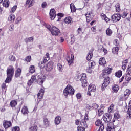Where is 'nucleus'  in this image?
<instances>
[{
  "instance_id": "37",
  "label": "nucleus",
  "mask_w": 131,
  "mask_h": 131,
  "mask_svg": "<svg viewBox=\"0 0 131 131\" xmlns=\"http://www.w3.org/2000/svg\"><path fill=\"white\" fill-rule=\"evenodd\" d=\"M114 110V104H112L108 107V112H109V113H112V112H113Z\"/></svg>"
},
{
  "instance_id": "62",
  "label": "nucleus",
  "mask_w": 131,
  "mask_h": 131,
  "mask_svg": "<svg viewBox=\"0 0 131 131\" xmlns=\"http://www.w3.org/2000/svg\"><path fill=\"white\" fill-rule=\"evenodd\" d=\"M101 50H102L103 52L104 53V55H106V54H107L108 51H107V49H106V48L102 47L101 48Z\"/></svg>"
},
{
  "instance_id": "39",
  "label": "nucleus",
  "mask_w": 131,
  "mask_h": 131,
  "mask_svg": "<svg viewBox=\"0 0 131 131\" xmlns=\"http://www.w3.org/2000/svg\"><path fill=\"white\" fill-rule=\"evenodd\" d=\"M10 105L12 108H14L16 107V105H17V101L15 100H12L11 101Z\"/></svg>"
},
{
  "instance_id": "61",
  "label": "nucleus",
  "mask_w": 131,
  "mask_h": 131,
  "mask_svg": "<svg viewBox=\"0 0 131 131\" xmlns=\"http://www.w3.org/2000/svg\"><path fill=\"white\" fill-rule=\"evenodd\" d=\"M38 104H41V105H40V107L41 108H42V107H43V106H45V104H45V101H39Z\"/></svg>"
},
{
  "instance_id": "64",
  "label": "nucleus",
  "mask_w": 131,
  "mask_h": 131,
  "mask_svg": "<svg viewBox=\"0 0 131 131\" xmlns=\"http://www.w3.org/2000/svg\"><path fill=\"white\" fill-rule=\"evenodd\" d=\"M77 99H78L79 100L81 99V94L80 93H78L76 95Z\"/></svg>"
},
{
  "instance_id": "10",
  "label": "nucleus",
  "mask_w": 131,
  "mask_h": 131,
  "mask_svg": "<svg viewBox=\"0 0 131 131\" xmlns=\"http://www.w3.org/2000/svg\"><path fill=\"white\" fill-rule=\"evenodd\" d=\"M103 119L106 123H108V122H110L111 121V119H112V117L110 114H105L103 116Z\"/></svg>"
},
{
  "instance_id": "52",
  "label": "nucleus",
  "mask_w": 131,
  "mask_h": 131,
  "mask_svg": "<svg viewBox=\"0 0 131 131\" xmlns=\"http://www.w3.org/2000/svg\"><path fill=\"white\" fill-rule=\"evenodd\" d=\"M86 71L88 73H92V71H93V68H91L90 67H89V68H87Z\"/></svg>"
},
{
  "instance_id": "18",
  "label": "nucleus",
  "mask_w": 131,
  "mask_h": 131,
  "mask_svg": "<svg viewBox=\"0 0 131 131\" xmlns=\"http://www.w3.org/2000/svg\"><path fill=\"white\" fill-rule=\"evenodd\" d=\"M36 79V77L35 76H32L31 79H30L27 83L28 86H30L33 82H34L35 80Z\"/></svg>"
},
{
  "instance_id": "12",
  "label": "nucleus",
  "mask_w": 131,
  "mask_h": 131,
  "mask_svg": "<svg viewBox=\"0 0 131 131\" xmlns=\"http://www.w3.org/2000/svg\"><path fill=\"white\" fill-rule=\"evenodd\" d=\"M3 126L5 129H8V128H10L12 126V122L10 121L4 120L3 121Z\"/></svg>"
},
{
  "instance_id": "35",
  "label": "nucleus",
  "mask_w": 131,
  "mask_h": 131,
  "mask_svg": "<svg viewBox=\"0 0 131 131\" xmlns=\"http://www.w3.org/2000/svg\"><path fill=\"white\" fill-rule=\"evenodd\" d=\"M43 122H44V125L45 127H49L50 125V122H49V120H48V119H44Z\"/></svg>"
},
{
  "instance_id": "25",
  "label": "nucleus",
  "mask_w": 131,
  "mask_h": 131,
  "mask_svg": "<svg viewBox=\"0 0 131 131\" xmlns=\"http://www.w3.org/2000/svg\"><path fill=\"white\" fill-rule=\"evenodd\" d=\"M100 16L102 19H103V20L105 21V22H109V21L110 20V19L107 17V16H106V14L104 13H102Z\"/></svg>"
},
{
  "instance_id": "17",
  "label": "nucleus",
  "mask_w": 131,
  "mask_h": 131,
  "mask_svg": "<svg viewBox=\"0 0 131 131\" xmlns=\"http://www.w3.org/2000/svg\"><path fill=\"white\" fill-rule=\"evenodd\" d=\"M129 106L128 107H127V106H126L125 107V108H124V110L125 111H126V110L127 109V112H128V114L129 116V117H131V100L129 101Z\"/></svg>"
},
{
  "instance_id": "5",
  "label": "nucleus",
  "mask_w": 131,
  "mask_h": 131,
  "mask_svg": "<svg viewBox=\"0 0 131 131\" xmlns=\"http://www.w3.org/2000/svg\"><path fill=\"white\" fill-rule=\"evenodd\" d=\"M80 80L82 83V86H88V81H86V74H82L81 75Z\"/></svg>"
},
{
  "instance_id": "2",
  "label": "nucleus",
  "mask_w": 131,
  "mask_h": 131,
  "mask_svg": "<svg viewBox=\"0 0 131 131\" xmlns=\"http://www.w3.org/2000/svg\"><path fill=\"white\" fill-rule=\"evenodd\" d=\"M63 94L66 97H67L68 95H74V89L73 87L68 85L63 90Z\"/></svg>"
},
{
  "instance_id": "1",
  "label": "nucleus",
  "mask_w": 131,
  "mask_h": 131,
  "mask_svg": "<svg viewBox=\"0 0 131 131\" xmlns=\"http://www.w3.org/2000/svg\"><path fill=\"white\" fill-rule=\"evenodd\" d=\"M6 72L7 76L5 80V83H10V82L12 81V78H13V77L14 76L15 69L13 66H10L7 68Z\"/></svg>"
},
{
  "instance_id": "31",
  "label": "nucleus",
  "mask_w": 131,
  "mask_h": 131,
  "mask_svg": "<svg viewBox=\"0 0 131 131\" xmlns=\"http://www.w3.org/2000/svg\"><path fill=\"white\" fill-rule=\"evenodd\" d=\"M118 51H119V48L117 47H115L112 49L113 54H118Z\"/></svg>"
},
{
  "instance_id": "55",
  "label": "nucleus",
  "mask_w": 131,
  "mask_h": 131,
  "mask_svg": "<svg viewBox=\"0 0 131 131\" xmlns=\"http://www.w3.org/2000/svg\"><path fill=\"white\" fill-rule=\"evenodd\" d=\"M78 131H85V128L84 127H77Z\"/></svg>"
},
{
  "instance_id": "41",
  "label": "nucleus",
  "mask_w": 131,
  "mask_h": 131,
  "mask_svg": "<svg viewBox=\"0 0 131 131\" xmlns=\"http://www.w3.org/2000/svg\"><path fill=\"white\" fill-rule=\"evenodd\" d=\"M114 117L116 119H119V118H120V114H119V113H118V112H116L114 115Z\"/></svg>"
},
{
  "instance_id": "15",
  "label": "nucleus",
  "mask_w": 131,
  "mask_h": 131,
  "mask_svg": "<svg viewBox=\"0 0 131 131\" xmlns=\"http://www.w3.org/2000/svg\"><path fill=\"white\" fill-rule=\"evenodd\" d=\"M74 60V56L73 54H71V57L68 56L67 57V61L69 63V65L70 66L72 63H73V60Z\"/></svg>"
},
{
  "instance_id": "8",
  "label": "nucleus",
  "mask_w": 131,
  "mask_h": 131,
  "mask_svg": "<svg viewBox=\"0 0 131 131\" xmlns=\"http://www.w3.org/2000/svg\"><path fill=\"white\" fill-rule=\"evenodd\" d=\"M127 72H128V73L126 75L125 80L126 81H129V80L131 79V62L128 66Z\"/></svg>"
},
{
  "instance_id": "16",
  "label": "nucleus",
  "mask_w": 131,
  "mask_h": 131,
  "mask_svg": "<svg viewBox=\"0 0 131 131\" xmlns=\"http://www.w3.org/2000/svg\"><path fill=\"white\" fill-rule=\"evenodd\" d=\"M21 112L24 115H27L28 113H29V111H28V107H27V106H24L22 107Z\"/></svg>"
},
{
  "instance_id": "59",
  "label": "nucleus",
  "mask_w": 131,
  "mask_h": 131,
  "mask_svg": "<svg viewBox=\"0 0 131 131\" xmlns=\"http://www.w3.org/2000/svg\"><path fill=\"white\" fill-rule=\"evenodd\" d=\"M113 43L114 45H115V46H118L119 45V42H118V40H114L113 41Z\"/></svg>"
},
{
  "instance_id": "3",
  "label": "nucleus",
  "mask_w": 131,
  "mask_h": 131,
  "mask_svg": "<svg viewBox=\"0 0 131 131\" xmlns=\"http://www.w3.org/2000/svg\"><path fill=\"white\" fill-rule=\"evenodd\" d=\"M50 32H51V34L53 35H55V36L59 35V34L60 32V30L58 28L54 26H52V28L50 30Z\"/></svg>"
},
{
  "instance_id": "20",
  "label": "nucleus",
  "mask_w": 131,
  "mask_h": 131,
  "mask_svg": "<svg viewBox=\"0 0 131 131\" xmlns=\"http://www.w3.org/2000/svg\"><path fill=\"white\" fill-rule=\"evenodd\" d=\"M45 67L47 71H51L53 70V63L52 62H48Z\"/></svg>"
},
{
  "instance_id": "38",
  "label": "nucleus",
  "mask_w": 131,
  "mask_h": 131,
  "mask_svg": "<svg viewBox=\"0 0 131 131\" xmlns=\"http://www.w3.org/2000/svg\"><path fill=\"white\" fill-rule=\"evenodd\" d=\"M115 75L117 77H121L122 75V71H121V70L118 71L117 72L115 73Z\"/></svg>"
},
{
  "instance_id": "7",
  "label": "nucleus",
  "mask_w": 131,
  "mask_h": 131,
  "mask_svg": "<svg viewBox=\"0 0 131 131\" xmlns=\"http://www.w3.org/2000/svg\"><path fill=\"white\" fill-rule=\"evenodd\" d=\"M96 86L94 84H91L88 88V92L87 93L88 96H92L91 93H94L96 92Z\"/></svg>"
},
{
  "instance_id": "24",
  "label": "nucleus",
  "mask_w": 131,
  "mask_h": 131,
  "mask_svg": "<svg viewBox=\"0 0 131 131\" xmlns=\"http://www.w3.org/2000/svg\"><path fill=\"white\" fill-rule=\"evenodd\" d=\"M2 5L5 8H9L10 7V1L9 0H4L2 2Z\"/></svg>"
},
{
  "instance_id": "34",
  "label": "nucleus",
  "mask_w": 131,
  "mask_h": 131,
  "mask_svg": "<svg viewBox=\"0 0 131 131\" xmlns=\"http://www.w3.org/2000/svg\"><path fill=\"white\" fill-rule=\"evenodd\" d=\"M29 71L30 73H34L35 72V68L34 66H31L29 69Z\"/></svg>"
},
{
  "instance_id": "27",
  "label": "nucleus",
  "mask_w": 131,
  "mask_h": 131,
  "mask_svg": "<svg viewBox=\"0 0 131 131\" xmlns=\"http://www.w3.org/2000/svg\"><path fill=\"white\" fill-rule=\"evenodd\" d=\"M128 63V59H126L123 61V64L122 68L123 70H125L126 69V65Z\"/></svg>"
},
{
  "instance_id": "32",
  "label": "nucleus",
  "mask_w": 131,
  "mask_h": 131,
  "mask_svg": "<svg viewBox=\"0 0 131 131\" xmlns=\"http://www.w3.org/2000/svg\"><path fill=\"white\" fill-rule=\"evenodd\" d=\"M118 90H119V87L118 86V84H116L113 85V91H114L115 93H117V92H118Z\"/></svg>"
},
{
  "instance_id": "11",
  "label": "nucleus",
  "mask_w": 131,
  "mask_h": 131,
  "mask_svg": "<svg viewBox=\"0 0 131 131\" xmlns=\"http://www.w3.org/2000/svg\"><path fill=\"white\" fill-rule=\"evenodd\" d=\"M95 125L96 126H100L99 129L98 131H103L104 130L105 127L104 126V125L102 124V121L100 120H97L95 122Z\"/></svg>"
},
{
  "instance_id": "36",
  "label": "nucleus",
  "mask_w": 131,
  "mask_h": 131,
  "mask_svg": "<svg viewBox=\"0 0 131 131\" xmlns=\"http://www.w3.org/2000/svg\"><path fill=\"white\" fill-rule=\"evenodd\" d=\"M1 88L3 91H4L5 92H7V90H8V86H7L6 83H3L1 85Z\"/></svg>"
},
{
  "instance_id": "51",
  "label": "nucleus",
  "mask_w": 131,
  "mask_h": 131,
  "mask_svg": "<svg viewBox=\"0 0 131 131\" xmlns=\"http://www.w3.org/2000/svg\"><path fill=\"white\" fill-rule=\"evenodd\" d=\"M22 72V70L21 69H17V76H20Z\"/></svg>"
},
{
  "instance_id": "58",
  "label": "nucleus",
  "mask_w": 131,
  "mask_h": 131,
  "mask_svg": "<svg viewBox=\"0 0 131 131\" xmlns=\"http://www.w3.org/2000/svg\"><path fill=\"white\" fill-rule=\"evenodd\" d=\"M45 27H47L49 30H50V31H51V29H52V27H51V26L49 24H45Z\"/></svg>"
},
{
  "instance_id": "53",
  "label": "nucleus",
  "mask_w": 131,
  "mask_h": 131,
  "mask_svg": "<svg viewBox=\"0 0 131 131\" xmlns=\"http://www.w3.org/2000/svg\"><path fill=\"white\" fill-rule=\"evenodd\" d=\"M16 10H17V6H14L11 8V10L10 11V13H14V12H15V11H16Z\"/></svg>"
},
{
  "instance_id": "63",
  "label": "nucleus",
  "mask_w": 131,
  "mask_h": 131,
  "mask_svg": "<svg viewBox=\"0 0 131 131\" xmlns=\"http://www.w3.org/2000/svg\"><path fill=\"white\" fill-rule=\"evenodd\" d=\"M47 2H44L41 4L42 8H46L47 7Z\"/></svg>"
},
{
  "instance_id": "28",
  "label": "nucleus",
  "mask_w": 131,
  "mask_h": 131,
  "mask_svg": "<svg viewBox=\"0 0 131 131\" xmlns=\"http://www.w3.org/2000/svg\"><path fill=\"white\" fill-rule=\"evenodd\" d=\"M70 9L71 13H74L76 11V7H75L74 4L71 3L70 4Z\"/></svg>"
},
{
  "instance_id": "60",
  "label": "nucleus",
  "mask_w": 131,
  "mask_h": 131,
  "mask_svg": "<svg viewBox=\"0 0 131 131\" xmlns=\"http://www.w3.org/2000/svg\"><path fill=\"white\" fill-rule=\"evenodd\" d=\"M14 28H15V26L13 25H11L9 27V30L10 31H13V30H14Z\"/></svg>"
},
{
  "instance_id": "50",
  "label": "nucleus",
  "mask_w": 131,
  "mask_h": 131,
  "mask_svg": "<svg viewBox=\"0 0 131 131\" xmlns=\"http://www.w3.org/2000/svg\"><path fill=\"white\" fill-rule=\"evenodd\" d=\"M45 61H41L39 63V66L40 68H43L45 67Z\"/></svg>"
},
{
  "instance_id": "19",
  "label": "nucleus",
  "mask_w": 131,
  "mask_h": 131,
  "mask_svg": "<svg viewBox=\"0 0 131 131\" xmlns=\"http://www.w3.org/2000/svg\"><path fill=\"white\" fill-rule=\"evenodd\" d=\"M44 94H45V90H43V89L42 88H41L37 95L38 99H42Z\"/></svg>"
},
{
  "instance_id": "9",
  "label": "nucleus",
  "mask_w": 131,
  "mask_h": 131,
  "mask_svg": "<svg viewBox=\"0 0 131 131\" xmlns=\"http://www.w3.org/2000/svg\"><path fill=\"white\" fill-rule=\"evenodd\" d=\"M45 80H46V76L45 75H40L38 76V84L42 85V83H43Z\"/></svg>"
},
{
  "instance_id": "57",
  "label": "nucleus",
  "mask_w": 131,
  "mask_h": 131,
  "mask_svg": "<svg viewBox=\"0 0 131 131\" xmlns=\"http://www.w3.org/2000/svg\"><path fill=\"white\" fill-rule=\"evenodd\" d=\"M57 67L59 71H62V68H63V67L61 66V63H58L57 64Z\"/></svg>"
},
{
  "instance_id": "48",
  "label": "nucleus",
  "mask_w": 131,
  "mask_h": 131,
  "mask_svg": "<svg viewBox=\"0 0 131 131\" xmlns=\"http://www.w3.org/2000/svg\"><path fill=\"white\" fill-rule=\"evenodd\" d=\"M25 61L26 62H30L31 61V56H28L25 57Z\"/></svg>"
},
{
  "instance_id": "47",
  "label": "nucleus",
  "mask_w": 131,
  "mask_h": 131,
  "mask_svg": "<svg viewBox=\"0 0 131 131\" xmlns=\"http://www.w3.org/2000/svg\"><path fill=\"white\" fill-rule=\"evenodd\" d=\"M130 94V90H129V89H126L124 92V96H129Z\"/></svg>"
},
{
  "instance_id": "40",
  "label": "nucleus",
  "mask_w": 131,
  "mask_h": 131,
  "mask_svg": "<svg viewBox=\"0 0 131 131\" xmlns=\"http://www.w3.org/2000/svg\"><path fill=\"white\" fill-rule=\"evenodd\" d=\"M106 35L108 36H111L112 34V30L111 29L107 28L106 31Z\"/></svg>"
},
{
  "instance_id": "33",
  "label": "nucleus",
  "mask_w": 131,
  "mask_h": 131,
  "mask_svg": "<svg viewBox=\"0 0 131 131\" xmlns=\"http://www.w3.org/2000/svg\"><path fill=\"white\" fill-rule=\"evenodd\" d=\"M80 124L81 125L82 127H84L86 128L88 127V124H86V121L85 120H83L82 122H81Z\"/></svg>"
},
{
  "instance_id": "13",
  "label": "nucleus",
  "mask_w": 131,
  "mask_h": 131,
  "mask_svg": "<svg viewBox=\"0 0 131 131\" xmlns=\"http://www.w3.org/2000/svg\"><path fill=\"white\" fill-rule=\"evenodd\" d=\"M107 131H115V128L114 127V125L113 123H110L107 124Z\"/></svg>"
},
{
  "instance_id": "6",
  "label": "nucleus",
  "mask_w": 131,
  "mask_h": 131,
  "mask_svg": "<svg viewBox=\"0 0 131 131\" xmlns=\"http://www.w3.org/2000/svg\"><path fill=\"white\" fill-rule=\"evenodd\" d=\"M112 20L114 23L118 22L121 19V15L120 14H114L111 16Z\"/></svg>"
},
{
  "instance_id": "45",
  "label": "nucleus",
  "mask_w": 131,
  "mask_h": 131,
  "mask_svg": "<svg viewBox=\"0 0 131 131\" xmlns=\"http://www.w3.org/2000/svg\"><path fill=\"white\" fill-rule=\"evenodd\" d=\"M30 131H37V126L36 125L32 126L29 128Z\"/></svg>"
},
{
  "instance_id": "14",
  "label": "nucleus",
  "mask_w": 131,
  "mask_h": 131,
  "mask_svg": "<svg viewBox=\"0 0 131 131\" xmlns=\"http://www.w3.org/2000/svg\"><path fill=\"white\" fill-rule=\"evenodd\" d=\"M112 71V69L111 68H106L104 70V73H102V75L103 77H105V75H108V74H110Z\"/></svg>"
},
{
  "instance_id": "4",
  "label": "nucleus",
  "mask_w": 131,
  "mask_h": 131,
  "mask_svg": "<svg viewBox=\"0 0 131 131\" xmlns=\"http://www.w3.org/2000/svg\"><path fill=\"white\" fill-rule=\"evenodd\" d=\"M110 83V81H109V76H107L106 78L104 79L103 83L101 86V90L102 91H105V89L109 85Z\"/></svg>"
},
{
  "instance_id": "43",
  "label": "nucleus",
  "mask_w": 131,
  "mask_h": 131,
  "mask_svg": "<svg viewBox=\"0 0 131 131\" xmlns=\"http://www.w3.org/2000/svg\"><path fill=\"white\" fill-rule=\"evenodd\" d=\"M115 8H116V12H120V5L119 4V3H117L116 5H115Z\"/></svg>"
},
{
  "instance_id": "49",
  "label": "nucleus",
  "mask_w": 131,
  "mask_h": 131,
  "mask_svg": "<svg viewBox=\"0 0 131 131\" xmlns=\"http://www.w3.org/2000/svg\"><path fill=\"white\" fill-rule=\"evenodd\" d=\"M51 20H54L56 18V13H49Z\"/></svg>"
},
{
  "instance_id": "56",
  "label": "nucleus",
  "mask_w": 131,
  "mask_h": 131,
  "mask_svg": "<svg viewBox=\"0 0 131 131\" xmlns=\"http://www.w3.org/2000/svg\"><path fill=\"white\" fill-rule=\"evenodd\" d=\"M10 61H16V57L15 56L11 55L9 56Z\"/></svg>"
},
{
  "instance_id": "26",
  "label": "nucleus",
  "mask_w": 131,
  "mask_h": 131,
  "mask_svg": "<svg viewBox=\"0 0 131 131\" xmlns=\"http://www.w3.org/2000/svg\"><path fill=\"white\" fill-rule=\"evenodd\" d=\"M72 21V18L71 17L69 16L67 17L64 20V22L66 23L67 24H71V21Z\"/></svg>"
},
{
  "instance_id": "29",
  "label": "nucleus",
  "mask_w": 131,
  "mask_h": 131,
  "mask_svg": "<svg viewBox=\"0 0 131 131\" xmlns=\"http://www.w3.org/2000/svg\"><path fill=\"white\" fill-rule=\"evenodd\" d=\"M15 19H16V16L13 14H10L8 17V20L9 21H10V22H14V21H15Z\"/></svg>"
},
{
  "instance_id": "22",
  "label": "nucleus",
  "mask_w": 131,
  "mask_h": 131,
  "mask_svg": "<svg viewBox=\"0 0 131 131\" xmlns=\"http://www.w3.org/2000/svg\"><path fill=\"white\" fill-rule=\"evenodd\" d=\"M34 4V1L33 0H27L26 2V6L28 7V8H30V7H32L33 4Z\"/></svg>"
},
{
  "instance_id": "30",
  "label": "nucleus",
  "mask_w": 131,
  "mask_h": 131,
  "mask_svg": "<svg viewBox=\"0 0 131 131\" xmlns=\"http://www.w3.org/2000/svg\"><path fill=\"white\" fill-rule=\"evenodd\" d=\"M34 40V38H33V37H30L28 38L25 39V42H26V43L28 42H32Z\"/></svg>"
},
{
  "instance_id": "42",
  "label": "nucleus",
  "mask_w": 131,
  "mask_h": 131,
  "mask_svg": "<svg viewBox=\"0 0 131 131\" xmlns=\"http://www.w3.org/2000/svg\"><path fill=\"white\" fill-rule=\"evenodd\" d=\"M85 16H86V19L87 21H88V22H90V21H91V20H92V18H91V13H87L85 14Z\"/></svg>"
},
{
  "instance_id": "23",
  "label": "nucleus",
  "mask_w": 131,
  "mask_h": 131,
  "mask_svg": "<svg viewBox=\"0 0 131 131\" xmlns=\"http://www.w3.org/2000/svg\"><path fill=\"white\" fill-rule=\"evenodd\" d=\"M61 117L57 116L54 120V123L56 125H58L61 123Z\"/></svg>"
},
{
  "instance_id": "44",
  "label": "nucleus",
  "mask_w": 131,
  "mask_h": 131,
  "mask_svg": "<svg viewBox=\"0 0 131 131\" xmlns=\"http://www.w3.org/2000/svg\"><path fill=\"white\" fill-rule=\"evenodd\" d=\"M92 58H93V53L92 52H89L86 57V60H88V61H90Z\"/></svg>"
},
{
  "instance_id": "54",
  "label": "nucleus",
  "mask_w": 131,
  "mask_h": 131,
  "mask_svg": "<svg viewBox=\"0 0 131 131\" xmlns=\"http://www.w3.org/2000/svg\"><path fill=\"white\" fill-rule=\"evenodd\" d=\"M103 113H104V111H103V110H102V109L98 110V114L99 116H101V115H102V114H103Z\"/></svg>"
},
{
  "instance_id": "21",
  "label": "nucleus",
  "mask_w": 131,
  "mask_h": 131,
  "mask_svg": "<svg viewBox=\"0 0 131 131\" xmlns=\"http://www.w3.org/2000/svg\"><path fill=\"white\" fill-rule=\"evenodd\" d=\"M106 59H105V57H102L99 59V64L101 66L105 67L106 66Z\"/></svg>"
},
{
  "instance_id": "46",
  "label": "nucleus",
  "mask_w": 131,
  "mask_h": 131,
  "mask_svg": "<svg viewBox=\"0 0 131 131\" xmlns=\"http://www.w3.org/2000/svg\"><path fill=\"white\" fill-rule=\"evenodd\" d=\"M95 65H96V63H95V62L93 61H90L89 62V67H90L91 68H94V67L95 66Z\"/></svg>"
}]
</instances>
